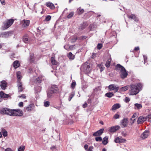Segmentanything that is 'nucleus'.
<instances>
[{"instance_id": "31", "label": "nucleus", "mask_w": 151, "mask_h": 151, "mask_svg": "<svg viewBox=\"0 0 151 151\" xmlns=\"http://www.w3.org/2000/svg\"><path fill=\"white\" fill-rule=\"evenodd\" d=\"M129 88V86H127L120 88V90L122 91H126Z\"/></svg>"}, {"instance_id": "58", "label": "nucleus", "mask_w": 151, "mask_h": 151, "mask_svg": "<svg viewBox=\"0 0 151 151\" xmlns=\"http://www.w3.org/2000/svg\"><path fill=\"white\" fill-rule=\"evenodd\" d=\"M5 151H13L12 149L10 148H7L5 149Z\"/></svg>"}, {"instance_id": "54", "label": "nucleus", "mask_w": 151, "mask_h": 151, "mask_svg": "<svg viewBox=\"0 0 151 151\" xmlns=\"http://www.w3.org/2000/svg\"><path fill=\"white\" fill-rule=\"evenodd\" d=\"M19 106L20 107H22L23 106V103L22 102H19Z\"/></svg>"}, {"instance_id": "35", "label": "nucleus", "mask_w": 151, "mask_h": 151, "mask_svg": "<svg viewBox=\"0 0 151 151\" xmlns=\"http://www.w3.org/2000/svg\"><path fill=\"white\" fill-rule=\"evenodd\" d=\"M51 61L53 65H56L57 64V62L56 61L54 58L52 57L51 58Z\"/></svg>"}, {"instance_id": "28", "label": "nucleus", "mask_w": 151, "mask_h": 151, "mask_svg": "<svg viewBox=\"0 0 151 151\" xmlns=\"http://www.w3.org/2000/svg\"><path fill=\"white\" fill-rule=\"evenodd\" d=\"M77 12L79 14H81L84 12V10L83 9L79 7L77 9Z\"/></svg>"}, {"instance_id": "44", "label": "nucleus", "mask_w": 151, "mask_h": 151, "mask_svg": "<svg viewBox=\"0 0 151 151\" xmlns=\"http://www.w3.org/2000/svg\"><path fill=\"white\" fill-rule=\"evenodd\" d=\"M95 140L96 141H101L102 140V138L100 137H96Z\"/></svg>"}, {"instance_id": "24", "label": "nucleus", "mask_w": 151, "mask_h": 151, "mask_svg": "<svg viewBox=\"0 0 151 151\" xmlns=\"http://www.w3.org/2000/svg\"><path fill=\"white\" fill-rule=\"evenodd\" d=\"M17 76L18 78L17 82H18V81H21V80L22 78V76L21 75V72L20 71H19L17 72Z\"/></svg>"}, {"instance_id": "41", "label": "nucleus", "mask_w": 151, "mask_h": 151, "mask_svg": "<svg viewBox=\"0 0 151 151\" xmlns=\"http://www.w3.org/2000/svg\"><path fill=\"white\" fill-rule=\"evenodd\" d=\"M44 106L45 107H48L50 104V102L48 101H44Z\"/></svg>"}, {"instance_id": "29", "label": "nucleus", "mask_w": 151, "mask_h": 151, "mask_svg": "<svg viewBox=\"0 0 151 151\" xmlns=\"http://www.w3.org/2000/svg\"><path fill=\"white\" fill-rule=\"evenodd\" d=\"M68 56L70 60H73L74 58V55H73L71 52L69 53Z\"/></svg>"}, {"instance_id": "60", "label": "nucleus", "mask_w": 151, "mask_h": 151, "mask_svg": "<svg viewBox=\"0 0 151 151\" xmlns=\"http://www.w3.org/2000/svg\"><path fill=\"white\" fill-rule=\"evenodd\" d=\"M133 118L132 117V118H130V120H132V123H133L134 122V121L135 120V119H133Z\"/></svg>"}, {"instance_id": "49", "label": "nucleus", "mask_w": 151, "mask_h": 151, "mask_svg": "<svg viewBox=\"0 0 151 151\" xmlns=\"http://www.w3.org/2000/svg\"><path fill=\"white\" fill-rule=\"evenodd\" d=\"M119 115L117 114H116L114 116V118L115 119H116L119 118Z\"/></svg>"}, {"instance_id": "52", "label": "nucleus", "mask_w": 151, "mask_h": 151, "mask_svg": "<svg viewBox=\"0 0 151 151\" xmlns=\"http://www.w3.org/2000/svg\"><path fill=\"white\" fill-rule=\"evenodd\" d=\"M125 102L126 103H128V102H129V101L130 99L129 98L126 97L125 98Z\"/></svg>"}, {"instance_id": "19", "label": "nucleus", "mask_w": 151, "mask_h": 151, "mask_svg": "<svg viewBox=\"0 0 151 151\" xmlns=\"http://www.w3.org/2000/svg\"><path fill=\"white\" fill-rule=\"evenodd\" d=\"M23 26L24 27H26L29 26L30 23V21L29 20H23Z\"/></svg>"}, {"instance_id": "45", "label": "nucleus", "mask_w": 151, "mask_h": 151, "mask_svg": "<svg viewBox=\"0 0 151 151\" xmlns=\"http://www.w3.org/2000/svg\"><path fill=\"white\" fill-rule=\"evenodd\" d=\"M74 13L73 12H71L70 13L69 15H68L67 16V18H70L71 17H72Z\"/></svg>"}, {"instance_id": "27", "label": "nucleus", "mask_w": 151, "mask_h": 151, "mask_svg": "<svg viewBox=\"0 0 151 151\" xmlns=\"http://www.w3.org/2000/svg\"><path fill=\"white\" fill-rule=\"evenodd\" d=\"M101 89L99 87L96 88L94 89L93 92L95 94H98L100 92Z\"/></svg>"}, {"instance_id": "46", "label": "nucleus", "mask_w": 151, "mask_h": 151, "mask_svg": "<svg viewBox=\"0 0 151 151\" xmlns=\"http://www.w3.org/2000/svg\"><path fill=\"white\" fill-rule=\"evenodd\" d=\"M134 85H136L137 87L138 88V90L139 89H141L142 87V85L140 83H138L137 84H134Z\"/></svg>"}, {"instance_id": "22", "label": "nucleus", "mask_w": 151, "mask_h": 151, "mask_svg": "<svg viewBox=\"0 0 151 151\" xmlns=\"http://www.w3.org/2000/svg\"><path fill=\"white\" fill-rule=\"evenodd\" d=\"M0 96L1 97L3 98H7L9 97V95L6 94L2 91L0 92Z\"/></svg>"}, {"instance_id": "12", "label": "nucleus", "mask_w": 151, "mask_h": 151, "mask_svg": "<svg viewBox=\"0 0 151 151\" xmlns=\"http://www.w3.org/2000/svg\"><path fill=\"white\" fill-rule=\"evenodd\" d=\"M30 40L27 34H25L23 37V41L26 43H28L30 42Z\"/></svg>"}, {"instance_id": "37", "label": "nucleus", "mask_w": 151, "mask_h": 151, "mask_svg": "<svg viewBox=\"0 0 151 151\" xmlns=\"http://www.w3.org/2000/svg\"><path fill=\"white\" fill-rule=\"evenodd\" d=\"M25 147L24 146H20L18 149V151H24L25 149Z\"/></svg>"}, {"instance_id": "40", "label": "nucleus", "mask_w": 151, "mask_h": 151, "mask_svg": "<svg viewBox=\"0 0 151 151\" xmlns=\"http://www.w3.org/2000/svg\"><path fill=\"white\" fill-rule=\"evenodd\" d=\"M98 66L100 69V71L101 72L104 69V67L101 64L98 65Z\"/></svg>"}, {"instance_id": "7", "label": "nucleus", "mask_w": 151, "mask_h": 151, "mask_svg": "<svg viewBox=\"0 0 151 151\" xmlns=\"http://www.w3.org/2000/svg\"><path fill=\"white\" fill-rule=\"evenodd\" d=\"M128 119L126 118H124L121 122V127L123 128L127 127L128 124Z\"/></svg>"}, {"instance_id": "51", "label": "nucleus", "mask_w": 151, "mask_h": 151, "mask_svg": "<svg viewBox=\"0 0 151 151\" xmlns=\"http://www.w3.org/2000/svg\"><path fill=\"white\" fill-rule=\"evenodd\" d=\"M76 85V83L75 82H73L71 83V87L73 88L75 87Z\"/></svg>"}, {"instance_id": "26", "label": "nucleus", "mask_w": 151, "mask_h": 151, "mask_svg": "<svg viewBox=\"0 0 151 151\" xmlns=\"http://www.w3.org/2000/svg\"><path fill=\"white\" fill-rule=\"evenodd\" d=\"M46 6L51 9H53L55 8L54 5L51 3H47Z\"/></svg>"}, {"instance_id": "30", "label": "nucleus", "mask_w": 151, "mask_h": 151, "mask_svg": "<svg viewBox=\"0 0 151 151\" xmlns=\"http://www.w3.org/2000/svg\"><path fill=\"white\" fill-rule=\"evenodd\" d=\"M108 138L107 137H104L102 143L105 145L108 143Z\"/></svg>"}, {"instance_id": "10", "label": "nucleus", "mask_w": 151, "mask_h": 151, "mask_svg": "<svg viewBox=\"0 0 151 151\" xmlns=\"http://www.w3.org/2000/svg\"><path fill=\"white\" fill-rule=\"evenodd\" d=\"M34 105L31 104L27 107H24V110L25 111H30L33 109L34 107Z\"/></svg>"}, {"instance_id": "59", "label": "nucleus", "mask_w": 151, "mask_h": 151, "mask_svg": "<svg viewBox=\"0 0 151 151\" xmlns=\"http://www.w3.org/2000/svg\"><path fill=\"white\" fill-rule=\"evenodd\" d=\"M73 47V46H69V47L68 48L69 50H72Z\"/></svg>"}, {"instance_id": "14", "label": "nucleus", "mask_w": 151, "mask_h": 151, "mask_svg": "<svg viewBox=\"0 0 151 151\" xmlns=\"http://www.w3.org/2000/svg\"><path fill=\"white\" fill-rule=\"evenodd\" d=\"M51 90L53 93H57L59 92V89L57 85H52L51 87Z\"/></svg>"}, {"instance_id": "50", "label": "nucleus", "mask_w": 151, "mask_h": 151, "mask_svg": "<svg viewBox=\"0 0 151 151\" xmlns=\"http://www.w3.org/2000/svg\"><path fill=\"white\" fill-rule=\"evenodd\" d=\"M93 146H90L87 150V151H93Z\"/></svg>"}, {"instance_id": "39", "label": "nucleus", "mask_w": 151, "mask_h": 151, "mask_svg": "<svg viewBox=\"0 0 151 151\" xmlns=\"http://www.w3.org/2000/svg\"><path fill=\"white\" fill-rule=\"evenodd\" d=\"M111 60V59H108V60L106 63L105 65L106 67L108 68L110 66Z\"/></svg>"}, {"instance_id": "33", "label": "nucleus", "mask_w": 151, "mask_h": 151, "mask_svg": "<svg viewBox=\"0 0 151 151\" xmlns=\"http://www.w3.org/2000/svg\"><path fill=\"white\" fill-rule=\"evenodd\" d=\"M52 91L50 90L48 91L47 93V97L50 98L52 96V94L53 93Z\"/></svg>"}, {"instance_id": "32", "label": "nucleus", "mask_w": 151, "mask_h": 151, "mask_svg": "<svg viewBox=\"0 0 151 151\" xmlns=\"http://www.w3.org/2000/svg\"><path fill=\"white\" fill-rule=\"evenodd\" d=\"M75 92H72L70 94L68 99V101H71L72 99L75 95Z\"/></svg>"}, {"instance_id": "25", "label": "nucleus", "mask_w": 151, "mask_h": 151, "mask_svg": "<svg viewBox=\"0 0 151 151\" xmlns=\"http://www.w3.org/2000/svg\"><path fill=\"white\" fill-rule=\"evenodd\" d=\"M20 63L19 61L17 60H16L13 63V65L14 68H17L19 66Z\"/></svg>"}, {"instance_id": "20", "label": "nucleus", "mask_w": 151, "mask_h": 151, "mask_svg": "<svg viewBox=\"0 0 151 151\" xmlns=\"http://www.w3.org/2000/svg\"><path fill=\"white\" fill-rule=\"evenodd\" d=\"M142 108V105L140 104L136 103L134 104V108L135 109L139 110L141 109Z\"/></svg>"}, {"instance_id": "11", "label": "nucleus", "mask_w": 151, "mask_h": 151, "mask_svg": "<svg viewBox=\"0 0 151 151\" xmlns=\"http://www.w3.org/2000/svg\"><path fill=\"white\" fill-rule=\"evenodd\" d=\"M146 120H147V118L146 117L141 116L138 118L137 122L138 124H141Z\"/></svg>"}, {"instance_id": "4", "label": "nucleus", "mask_w": 151, "mask_h": 151, "mask_svg": "<svg viewBox=\"0 0 151 151\" xmlns=\"http://www.w3.org/2000/svg\"><path fill=\"white\" fill-rule=\"evenodd\" d=\"M13 34V31H9L0 33V37L6 38L12 35Z\"/></svg>"}, {"instance_id": "15", "label": "nucleus", "mask_w": 151, "mask_h": 151, "mask_svg": "<svg viewBox=\"0 0 151 151\" xmlns=\"http://www.w3.org/2000/svg\"><path fill=\"white\" fill-rule=\"evenodd\" d=\"M119 128L120 127L119 126H116L111 127L109 129V131L110 132H114L119 129Z\"/></svg>"}, {"instance_id": "55", "label": "nucleus", "mask_w": 151, "mask_h": 151, "mask_svg": "<svg viewBox=\"0 0 151 151\" xmlns=\"http://www.w3.org/2000/svg\"><path fill=\"white\" fill-rule=\"evenodd\" d=\"M88 145H87V144H86L84 145V149L86 151L88 149Z\"/></svg>"}, {"instance_id": "18", "label": "nucleus", "mask_w": 151, "mask_h": 151, "mask_svg": "<svg viewBox=\"0 0 151 151\" xmlns=\"http://www.w3.org/2000/svg\"><path fill=\"white\" fill-rule=\"evenodd\" d=\"M17 83L19 92L22 91L24 90V88L22 87V83L21 81H18V82H17Z\"/></svg>"}, {"instance_id": "23", "label": "nucleus", "mask_w": 151, "mask_h": 151, "mask_svg": "<svg viewBox=\"0 0 151 151\" xmlns=\"http://www.w3.org/2000/svg\"><path fill=\"white\" fill-rule=\"evenodd\" d=\"M1 131L3 136L6 137L7 135V132L4 128H2L1 129Z\"/></svg>"}, {"instance_id": "13", "label": "nucleus", "mask_w": 151, "mask_h": 151, "mask_svg": "<svg viewBox=\"0 0 151 151\" xmlns=\"http://www.w3.org/2000/svg\"><path fill=\"white\" fill-rule=\"evenodd\" d=\"M0 83V86L1 89L4 90H5L7 87V83L5 81L3 80L1 81Z\"/></svg>"}, {"instance_id": "38", "label": "nucleus", "mask_w": 151, "mask_h": 151, "mask_svg": "<svg viewBox=\"0 0 151 151\" xmlns=\"http://www.w3.org/2000/svg\"><path fill=\"white\" fill-rule=\"evenodd\" d=\"M128 17L129 18H131V19H133L134 20H135L136 19V17L135 15L132 14L131 15H128Z\"/></svg>"}, {"instance_id": "56", "label": "nucleus", "mask_w": 151, "mask_h": 151, "mask_svg": "<svg viewBox=\"0 0 151 151\" xmlns=\"http://www.w3.org/2000/svg\"><path fill=\"white\" fill-rule=\"evenodd\" d=\"M0 1L1 2V3L3 5H5V2L4 1V0H0Z\"/></svg>"}, {"instance_id": "47", "label": "nucleus", "mask_w": 151, "mask_h": 151, "mask_svg": "<svg viewBox=\"0 0 151 151\" xmlns=\"http://www.w3.org/2000/svg\"><path fill=\"white\" fill-rule=\"evenodd\" d=\"M102 47V45L101 44L99 43L97 45V48L98 49H100Z\"/></svg>"}, {"instance_id": "34", "label": "nucleus", "mask_w": 151, "mask_h": 151, "mask_svg": "<svg viewBox=\"0 0 151 151\" xmlns=\"http://www.w3.org/2000/svg\"><path fill=\"white\" fill-rule=\"evenodd\" d=\"M114 95V93L112 92H108L106 94H105V96L109 98H111Z\"/></svg>"}, {"instance_id": "8", "label": "nucleus", "mask_w": 151, "mask_h": 151, "mask_svg": "<svg viewBox=\"0 0 151 151\" xmlns=\"http://www.w3.org/2000/svg\"><path fill=\"white\" fill-rule=\"evenodd\" d=\"M108 88L110 91L114 90L116 92L118 91L119 88V87H116L113 84L110 85Z\"/></svg>"}, {"instance_id": "43", "label": "nucleus", "mask_w": 151, "mask_h": 151, "mask_svg": "<svg viewBox=\"0 0 151 151\" xmlns=\"http://www.w3.org/2000/svg\"><path fill=\"white\" fill-rule=\"evenodd\" d=\"M146 118H147V120L151 122V114L147 116Z\"/></svg>"}, {"instance_id": "36", "label": "nucleus", "mask_w": 151, "mask_h": 151, "mask_svg": "<svg viewBox=\"0 0 151 151\" xmlns=\"http://www.w3.org/2000/svg\"><path fill=\"white\" fill-rule=\"evenodd\" d=\"M29 60L31 63H32L34 61V55L33 54H30Z\"/></svg>"}, {"instance_id": "42", "label": "nucleus", "mask_w": 151, "mask_h": 151, "mask_svg": "<svg viewBox=\"0 0 151 151\" xmlns=\"http://www.w3.org/2000/svg\"><path fill=\"white\" fill-rule=\"evenodd\" d=\"M43 79L44 78L42 77L41 76H40L38 77L37 80L39 83H40L41 82V81H42Z\"/></svg>"}, {"instance_id": "9", "label": "nucleus", "mask_w": 151, "mask_h": 151, "mask_svg": "<svg viewBox=\"0 0 151 151\" xmlns=\"http://www.w3.org/2000/svg\"><path fill=\"white\" fill-rule=\"evenodd\" d=\"M149 135V131L148 130H145L141 134L140 137L142 139H145L147 138Z\"/></svg>"}, {"instance_id": "61", "label": "nucleus", "mask_w": 151, "mask_h": 151, "mask_svg": "<svg viewBox=\"0 0 151 151\" xmlns=\"http://www.w3.org/2000/svg\"><path fill=\"white\" fill-rule=\"evenodd\" d=\"M139 50V47H135L134 49V50L135 51H137Z\"/></svg>"}, {"instance_id": "63", "label": "nucleus", "mask_w": 151, "mask_h": 151, "mask_svg": "<svg viewBox=\"0 0 151 151\" xmlns=\"http://www.w3.org/2000/svg\"><path fill=\"white\" fill-rule=\"evenodd\" d=\"M77 39V38L76 37H74V39H73L72 42H75L76 41V40Z\"/></svg>"}, {"instance_id": "3", "label": "nucleus", "mask_w": 151, "mask_h": 151, "mask_svg": "<svg viewBox=\"0 0 151 151\" xmlns=\"http://www.w3.org/2000/svg\"><path fill=\"white\" fill-rule=\"evenodd\" d=\"M139 92L138 88L136 85L132 84L130 86L129 94L130 95H136Z\"/></svg>"}, {"instance_id": "16", "label": "nucleus", "mask_w": 151, "mask_h": 151, "mask_svg": "<svg viewBox=\"0 0 151 151\" xmlns=\"http://www.w3.org/2000/svg\"><path fill=\"white\" fill-rule=\"evenodd\" d=\"M104 131V129H101L94 133L93 134V135L94 136H97L101 135L103 133Z\"/></svg>"}, {"instance_id": "53", "label": "nucleus", "mask_w": 151, "mask_h": 151, "mask_svg": "<svg viewBox=\"0 0 151 151\" xmlns=\"http://www.w3.org/2000/svg\"><path fill=\"white\" fill-rule=\"evenodd\" d=\"M64 48L66 50H69V45H66L64 46Z\"/></svg>"}, {"instance_id": "6", "label": "nucleus", "mask_w": 151, "mask_h": 151, "mask_svg": "<svg viewBox=\"0 0 151 151\" xmlns=\"http://www.w3.org/2000/svg\"><path fill=\"white\" fill-rule=\"evenodd\" d=\"M14 20L12 19H9L4 24V27L7 29L9 27L14 23Z\"/></svg>"}, {"instance_id": "64", "label": "nucleus", "mask_w": 151, "mask_h": 151, "mask_svg": "<svg viewBox=\"0 0 151 151\" xmlns=\"http://www.w3.org/2000/svg\"><path fill=\"white\" fill-rule=\"evenodd\" d=\"M143 57H144V63H145V61H146V60H147V58L145 55H144Z\"/></svg>"}, {"instance_id": "17", "label": "nucleus", "mask_w": 151, "mask_h": 151, "mask_svg": "<svg viewBox=\"0 0 151 151\" xmlns=\"http://www.w3.org/2000/svg\"><path fill=\"white\" fill-rule=\"evenodd\" d=\"M126 140L124 139H121L117 137L115 139V142L116 143H121L125 142Z\"/></svg>"}, {"instance_id": "1", "label": "nucleus", "mask_w": 151, "mask_h": 151, "mask_svg": "<svg viewBox=\"0 0 151 151\" xmlns=\"http://www.w3.org/2000/svg\"><path fill=\"white\" fill-rule=\"evenodd\" d=\"M0 113L12 116H22L23 114L22 111L19 109H12L6 108L2 109Z\"/></svg>"}, {"instance_id": "5", "label": "nucleus", "mask_w": 151, "mask_h": 151, "mask_svg": "<svg viewBox=\"0 0 151 151\" xmlns=\"http://www.w3.org/2000/svg\"><path fill=\"white\" fill-rule=\"evenodd\" d=\"M81 69L83 70V72L85 73H88L90 72L91 69L90 68V66L89 65H86V64H84L82 65Z\"/></svg>"}, {"instance_id": "57", "label": "nucleus", "mask_w": 151, "mask_h": 151, "mask_svg": "<svg viewBox=\"0 0 151 151\" xmlns=\"http://www.w3.org/2000/svg\"><path fill=\"white\" fill-rule=\"evenodd\" d=\"M87 105V104L85 102V103L83 105V107L84 108H86Z\"/></svg>"}, {"instance_id": "48", "label": "nucleus", "mask_w": 151, "mask_h": 151, "mask_svg": "<svg viewBox=\"0 0 151 151\" xmlns=\"http://www.w3.org/2000/svg\"><path fill=\"white\" fill-rule=\"evenodd\" d=\"M51 18V16L50 15H47L46 18L45 20L46 21H49Z\"/></svg>"}, {"instance_id": "62", "label": "nucleus", "mask_w": 151, "mask_h": 151, "mask_svg": "<svg viewBox=\"0 0 151 151\" xmlns=\"http://www.w3.org/2000/svg\"><path fill=\"white\" fill-rule=\"evenodd\" d=\"M26 96L24 95H22L21 96H19V97H22L23 98L25 99L26 98Z\"/></svg>"}, {"instance_id": "2", "label": "nucleus", "mask_w": 151, "mask_h": 151, "mask_svg": "<svg viewBox=\"0 0 151 151\" xmlns=\"http://www.w3.org/2000/svg\"><path fill=\"white\" fill-rule=\"evenodd\" d=\"M116 68L117 70H120V76L121 78L124 79L127 77L128 73L124 67L119 64H118L116 65Z\"/></svg>"}, {"instance_id": "21", "label": "nucleus", "mask_w": 151, "mask_h": 151, "mask_svg": "<svg viewBox=\"0 0 151 151\" xmlns=\"http://www.w3.org/2000/svg\"><path fill=\"white\" fill-rule=\"evenodd\" d=\"M120 105L119 104H114L112 106L111 110H115L119 109L120 107Z\"/></svg>"}]
</instances>
